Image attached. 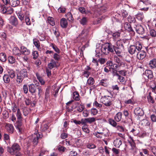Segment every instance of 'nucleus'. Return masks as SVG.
I'll use <instances>...</instances> for the list:
<instances>
[{
  "label": "nucleus",
  "instance_id": "aec40b11",
  "mask_svg": "<svg viewBox=\"0 0 156 156\" xmlns=\"http://www.w3.org/2000/svg\"><path fill=\"white\" fill-rule=\"evenodd\" d=\"M125 29L129 32L133 31V30L131 27V25L128 23H126L124 25Z\"/></svg>",
  "mask_w": 156,
  "mask_h": 156
},
{
  "label": "nucleus",
  "instance_id": "c85d7f7f",
  "mask_svg": "<svg viewBox=\"0 0 156 156\" xmlns=\"http://www.w3.org/2000/svg\"><path fill=\"white\" fill-rule=\"evenodd\" d=\"M73 99L76 101H79L80 99L79 95L78 93L76 91H75L73 93Z\"/></svg>",
  "mask_w": 156,
  "mask_h": 156
},
{
  "label": "nucleus",
  "instance_id": "c756f323",
  "mask_svg": "<svg viewBox=\"0 0 156 156\" xmlns=\"http://www.w3.org/2000/svg\"><path fill=\"white\" fill-rule=\"evenodd\" d=\"M109 123L112 126L115 127L117 126V123L115 120L112 119H109L108 120Z\"/></svg>",
  "mask_w": 156,
  "mask_h": 156
},
{
  "label": "nucleus",
  "instance_id": "7c9ffc66",
  "mask_svg": "<svg viewBox=\"0 0 156 156\" xmlns=\"http://www.w3.org/2000/svg\"><path fill=\"white\" fill-rule=\"evenodd\" d=\"M108 82L107 79H103L101 80L100 84L101 85L106 87L108 85Z\"/></svg>",
  "mask_w": 156,
  "mask_h": 156
},
{
  "label": "nucleus",
  "instance_id": "7ed1b4c3",
  "mask_svg": "<svg viewBox=\"0 0 156 156\" xmlns=\"http://www.w3.org/2000/svg\"><path fill=\"white\" fill-rule=\"evenodd\" d=\"M142 48V45L141 43L139 42H136L135 44L130 45L128 48V51L131 55L137 54L138 51L141 50Z\"/></svg>",
  "mask_w": 156,
  "mask_h": 156
},
{
  "label": "nucleus",
  "instance_id": "0e129e2a",
  "mask_svg": "<svg viewBox=\"0 0 156 156\" xmlns=\"http://www.w3.org/2000/svg\"><path fill=\"white\" fill-rule=\"evenodd\" d=\"M16 105L15 103L12 104V110L13 112H15L16 111Z\"/></svg>",
  "mask_w": 156,
  "mask_h": 156
},
{
  "label": "nucleus",
  "instance_id": "338daca9",
  "mask_svg": "<svg viewBox=\"0 0 156 156\" xmlns=\"http://www.w3.org/2000/svg\"><path fill=\"white\" fill-rule=\"evenodd\" d=\"M33 58L34 59H36L38 56V52L37 51H34L33 53Z\"/></svg>",
  "mask_w": 156,
  "mask_h": 156
},
{
  "label": "nucleus",
  "instance_id": "680f3d73",
  "mask_svg": "<svg viewBox=\"0 0 156 156\" xmlns=\"http://www.w3.org/2000/svg\"><path fill=\"white\" fill-rule=\"evenodd\" d=\"M115 128L120 132H123L124 130V128L122 126L117 125Z\"/></svg>",
  "mask_w": 156,
  "mask_h": 156
},
{
  "label": "nucleus",
  "instance_id": "8fccbe9b",
  "mask_svg": "<svg viewBox=\"0 0 156 156\" xmlns=\"http://www.w3.org/2000/svg\"><path fill=\"white\" fill-rule=\"evenodd\" d=\"M109 69L111 70H112V72L114 76H116L118 77L119 76V74L117 73V70L113 68L112 67H110Z\"/></svg>",
  "mask_w": 156,
  "mask_h": 156
},
{
  "label": "nucleus",
  "instance_id": "052dcab7",
  "mask_svg": "<svg viewBox=\"0 0 156 156\" xmlns=\"http://www.w3.org/2000/svg\"><path fill=\"white\" fill-rule=\"evenodd\" d=\"M129 137L130 139V140L129 142V143L131 145V146H132V148H133V147H134L135 146V144L134 142V140H133V139L132 137L130 136Z\"/></svg>",
  "mask_w": 156,
  "mask_h": 156
},
{
  "label": "nucleus",
  "instance_id": "2f4dec72",
  "mask_svg": "<svg viewBox=\"0 0 156 156\" xmlns=\"http://www.w3.org/2000/svg\"><path fill=\"white\" fill-rule=\"evenodd\" d=\"M0 60L2 62H5L6 60V57L5 53L2 52L0 53Z\"/></svg>",
  "mask_w": 156,
  "mask_h": 156
},
{
  "label": "nucleus",
  "instance_id": "6e6552de",
  "mask_svg": "<svg viewBox=\"0 0 156 156\" xmlns=\"http://www.w3.org/2000/svg\"><path fill=\"white\" fill-rule=\"evenodd\" d=\"M135 28L136 32L139 34H143L144 32V28L141 25L138 24Z\"/></svg>",
  "mask_w": 156,
  "mask_h": 156
},
{
  "label": "nucleus",
  "instance_id": "f257e3e1",
  "mask_svg": "<svg viewBox=\"0 0 156 156\" xmlns=\"http://www.w3.org/2000/svg\"><path fill=\"white\" fill-rule=\"evenodd\" d=\"M7 151L12 155L15 156H22V153L20 152L21 147L20 145L16 143L13 144L11 147H7Z\"/></svg>",
  "mask_w": 156,
  "mask_h": 156
},
{
  "label": "nucleus",
  "instance_id": "de8ad7c7",
  "mask_svg": "<svg viewBox=\"0 0 156 156\" xmlns=\"http://www.w3.org/2000/svg\"><path fill=\"white\" fill-rule=\"evenodd\" d=\"M91 114L93 115H95L97 114L98 110L95 108H92L90 110Z\"/></svg>",
  "mask_w": 156,
  "mask_h": 156
},
{
  "label": "nucleus",
  "instance_id": "6ab92c4d",
  "mask_svg": "<svg viewBox=\"0 0 156 156\" xmlns=\"http://www.w3.org/2000/svg\"><path fill=\"white\" fill-rule=\"evenodd\" d=\"M122 114L121 112H118L114 117V120L116 122H119L122 119Z\"/></svg>",
  "mask_w": 156,
  "mask_h": 156
},
{
  "label": "nucleus",
  "instance_id": "4be33fe9",
  "mask_svg": "<svg viewBox=\"0 0 156 156\" xmlns=\"http://www.w3.org/2000/svg\"><path fill=\"white\" fill-rule=\"evenodd\" d=\"M56 62L53 59H51L48 64V67L50 69H51L56 66Z\"/></svg>",
  "mask_w": 156,
  "mask_h": 156
},
{
  "label": "nucleus",
  "instance_id": "72a5a7b5",
  "mask_svg": "<svg viewBox=\"0 0 156 156\" xmlns=\"http://www.w3.org/2000/svg\"><path fill=\"white\" fill-rule=\"evenodd\" d=\"M151 93H149V94L147 96V99L148 102L150 103L154 104V101L153 98L151 95Z\"/></svg>",
  "mask_w": 156,
  "mask_h": 156
},
{
  "label": "nucleus",
  "instance_id": "bb28decb",
  "mask_svg": "<svg viewBox=\"0 0 156 156\" xmlns=\"http://www.w3.org/2000/svg\"><path fill=\"white\" fill-rule=\"evenodd\" d=\"M18 73L24 78L27 77V73L26 69H22L20 72Z\"/></svg>",
  "mask_w": 156,
  "mask_h": 156
},
{
  "label": "nucleus",
  "instance_id": "864d4df0",
  "mask_svg": "<svg viewBox=\"0 0 156 156\" xmlns=\"http://www.w3.org/2000/svg\"><path fill=\"white\" fill-rule=\"evenodd\" d=\"M104 133L102 132H97L95 134V136L96 137L99 138H101L102 137V135H103Z\"/></svg>",
  "mask_w": 156,
  "mask_h": 156
},
{
  "label": "nucleus",
  "instance_id": "69168bd1",
  "mask_svg": "<svg viewBox=\"0 0 156 156\" xmlns=\"http://www.w3.org/2000/svg\"><path fill=\"white\" fill-rule=\"evenodd\" d=\"M112 151L115 155H117L119 154L120 150L115 148H113L112 149Z\"/></svg>",
  "mask_w": 156,
  "mask_h": 156
},
{
  "label": "nucleus",
  "instance_id": "a211bd4d",
  "mask_svg": "<svg viewBox=\"0 0 156 156\" xmlns=\"http://www.w3.org/2000/svg\"><path fill=\"white\" fill-rule=\"evenodd\" d=\"M150 67L152 69L156 68V59L153 58L149 63Z\"/></svg>",
  "mask_w": 156,
  "mask_h": 156
},
{
  "label": "nucleus",
  "instance_id": "f3484780",
  "mask_svg": "<svg viewBox=\"0 0 156 156\" xmlns=\"http://www.w3.org/2000/svg\"><path fill=\"white\" fill-rule=\"evenodd\" d=\"M16 117L18 119V122H20L19 125H21V122L22 120V114L19 109H18L16 113Z\"/></svg>",
  "mask_w": 156,
  "mask_h": 156
},
{
  "label": "nucleus",
  "instance_id": "20e7f679",
  "mask_svg": "<svg viewBox=\"0 0 156 156\" xmlns=\"http://www.w3.org/2000/svg\"><path fill=\"white\" fill-rule=\"evenodd\" d=\"M113 45L110 43H106L103 44L101 48L102 52L106 54H107L109 52H113Z\"/></svg>",
  "mask_w": 156,
  "mask_h": 156
},
{
  "label": "nucleus",
  "instance_id": "4468645a",
  "mask_svg": "<svg viewBox=\"0 0 156 156\" xmlns=\"http://www.w3.org/2000/svg\"><path fill=\"white\" fill-rule=\"evenodd\" d=\"M60 24L61 27L63 28H66L68 25L67 20L64 18H62L60 20Z\"/></svg>",
  "mask_w": 156,
  "mask_h": 156
},
{
  "label": "nucleus",
  "instance_id": "ddd939ff",
  "mask_svg": "<svg viewBox=\"0 0 156 156\" xmlns=\"http://www.w3.org/2000/svg\"><path fill=\"white\" fill-rule=\"evenodd\" d=\"M10 23L12 25L16 26L18 23L17 18L14 16H11L10 19Z\"/></svg>",
  "mask_w": 156,
  "mask_h": 156
},
{
  "label": "nucleus",
  "instance_id": "37998d69",
  "mask_svg": "<svg viewBox=\"0 0 156 156\" xmlns=\"http://www.w3.org/2000/svg\"><path fill=\"white\" fill-rule=\"evenodd\" d=\"M87 122L89 123H91L95 121L96 119L94 117H90L87 118Z\"/></svg>",
  "mask_w": 156,
  "mask_h": 156
},
{
  "label": "nucleus",
  "instance_id": "09e8293b",
  "mask_svg": "<svg viewBox=\"0 0 156 156\" xmlns=\"http://www.w3.org/2000/svg\"><path fill=\"white\" fill-rule=\"evenodd\" d=\"M57 149L59 152H63L66 149V148L64 147L59 145L57 147Z\"/></svg>",
  "mask_w": 156,
  "mask_h": 156
},
{
  "label": "nucleus",
  "instance_id": "4d7b16f0",
  "mask_svg": "<svg viewBox=\"0 0 156 156\" xmlns=\"http://www.w3.org/2000/svg\"><path fill=\"white\" fill-rule=\"evenodd\" d=\"M82 129L83 131L86 133H88L89 132V130L87 125H84L83 126Z\"/></svg>",
  "mask_w": 156,
  "mask_h": 156
},
{
  "label": "nucleus",
  "instance_id": "774afa93",
  "mask_svg": "<svg viewBox=\"0 0 156 156\" xmlns=\"http://www.w3.org/2000/svg\"><path fill=\"white\" fill-rule=\"evenodd\" d=\"M120 74L123 76H126V72L125 70H121L118 71Z\"/></svg>",
  "mask_w": 156,
  "mask_h": 156
},
{
  "label": "nucleus",
  "instance_id": "5fc2aeb1",
  "mask_svg": "<svg viewBox=\"0 0 156 156\" xmlns=\"http://www.w3.org/2000/svg\"><path fill=\"white\" fill-rule=\"evenodd\" d=\"M67 19L69 21H71L73 20V18L71 12H69L66 15Z\"/></svg>",
  "mask_w": 156,
  "mask_h": 156
},
{
  "label": "nucleus",
  "instance_id": "bf43d9fd",
  "mask_svg": "<svg viewBox=\"0 0 156 156\" xmlns=\"http://www.w3.org/2000/svg\"><path fill=\"white\" fill-rule=\"evenodd\" d=\"M7 12H6V13L7 14H12L13 12V9L11 7H9V8H7Z\"/></svg>",
  "mask_w": 156,
  "mask_h": 156
},
{
  "label": "nucleus",
  "instance_id": "9b49d317",
  "mask_svg": "<svg viewBox=\"0 0 156 156\" xmlns=\"http://www.w3.org/2000/svg\"><path fill=\"white\" fill-rule=\"evenodd\" d=\"M135 114L138 116H142L144 114V112L141 108H136L134 111Z\"/></svg>",
  "mask_w": 156,
  "mask_h": 156
},
{
  "label": "nucleus",
  "instance_id": "39448f33",
  "mask_svg": "<svg viewBox=\"0 0 156 156\" xmlns=\"http://www.w3.org/2000/svg\"><path fill=\"white\" fill-rule=\"evenodd\" d=\"M33 137V143L34 145H36L38 142V140L41 137V134L39 133L38 131L37 130L35 133L32 135Z\"/></svg>",
  "mask_w": 156,
  "mask_h": 156
},
{
  "label": "nucleus",
  "instance_id": "e2e57ef3",
  "mask_svg": "<svg viewBox=\"0 0 156 156\" xmlns=\"http://www.w3.org/2000/svg\"><path fill=\"white\" fill-rule=\"evenodd\" d=\"M90 73L87 71H84L83 72V75L87 78H88L90 75Z\"/></svg>",
  "mask_w": 156,
  "mask_h": 156
},
{
  "label": "nucleus",
  "instance_id": "f03ea898",
  "mask_svg": "<svg viewBox=\"0 0 156 156\" xmlns=\"http://www.w3.org/2000/svg\"><path fill=\"white\" fill-rule=\"evenodd\" d=\"M102 94L104 96H102L101 101L105 106H110L112 105V98L108 96L109 92L106 89H104L102 91Z\"/></svg>",
  "mask_w": 156,
  "mask_h": 156
},
{
  "label": "nucleus",
  "instance_id": "a19ab883",
  "mask_svg": "<svg viewBox=\"0 0 156 156\" xmlns=\"http://www.w3.org/2000/svg\"><path fill=\"white\" fill-rule=\"evenodd\" d=\"M36 76L37 79L41 83V85H44L45 83V82L43 80V78L41 76H40L37 73L36 74Z\"/></svg>",
  "mask_w": 156,
  "mask_h": 156
},
{
  "label": "nucleus",
  "instance_id": "58836bf2",
  "mask_svg": "<svg viewBox=\"0 0 156 156\" xmlns=\"http://www.w3.org/2000/svg\"><path fill=\"white\" fill-rule=\"evenodd\" d=\"M87 83L90 85H93L94 83V80L93 78L90 77L87 80Z\"/></svg>",
  "mask_w": 156,
  "mask_h": 156
},
{
  "label": "nucleus",
  "instance_id": "393cba45",
  "mask_svg": "<svg viewBox=\"0 0 156 156\" xmlns=\"http://www.w3.org/2000/svg\"><path fill=\"white\" fill-rule=\"evenodd\" d=\"M145 74L147 78L150 79H151L153 77L152 72L151 70H146L145 71Z\"/></svg>",
  "mask_w": 156,
  "mask_h": 156
},
{
  "label": "nucleus",
  "instance_id": "5701e85b",
  "mask_svg": "<svg viewBox=\"0 0 156 156\" xmlns=\"http://www.w3.org/2000/svg\"><path fill=\"white\" fill-rule=\"evenodd\" d=\"M24 78L22 77L20 74L18 73L16 75V82L17 83L20 84L22 83Z\"/></svg>",
  "mask_w": 156,
  "mask_h": 156
},
{
  "label": "nucleus",
  "instance_id": "cd10ccee",
  "mask_svg": "<svg viewBox=\"0 0 156 156\" xmlns=\"http://www.w3.org/2000/svg\"><path fill=\"white\" fill-rule=\"evenodd\" d=\"M53 31L54 34L56 36L57 40H58V38L60 36V33L58 31V30L56 27H54L53 28Z\"/></svg>",
  "mask_w": 156,
  "mask_h": 156
},
{
  "label": "nucleus",
  "instance_id": "0eeeda50",
  "mask_svg": "<svg viewBox=\"0 0 156 156\" xmlns=\"http://www.w3.org/2000/svg\"><path fill=\"white\" fill-rule=\"evenodd\" d=\"M137 58L139 59H143L146 56V54L144 50L138 51L136 54Z\"/></svg>",
  "mask_w": 156,
  "mask_h": 156
},
{
  "label": "nucleus",
  "instance_id": "3c124183",
  "mask_svg": "<svg viewBox=\"0 0 156 156\" xmlns=\"http://www.w3.org/2000/svg\"><path fill=\"white\" fill-rule=\"evenodd\" d=\"M87 30L84 29L82 31L81 33L79 34V36L80 37H82L83 35L86 36L87 35Z\"/></svg>",
  "mask_w": 156,
  "mask_h": 156
},
{
  "label": "nucleus",
  "instance_id": "49530a36",
  "mask_svg": "<svg viewBox=\"0 0 156 156\" xmlns=\"http://www.w3.org/2000/svg\"><path fill=\"white\" fill-rule=\"evenodd\" d=\"M114 60L116 63L118 64H120V66L122 65L121 60L117 56H114Z\"/></svg>",
  "mask_w": 156,
  "mask_h": 156
},
{
  "label": "nucleus",
  "instance_id": "6e6d98bb",
  "mask_svg": "<svg viewBox=\"0 0 156 156\" xmlns=\"http://www.w3.org/2000/svg\"><path fill=\"white\" fill-rule=\"evenodd\" d=\"M84 106L83 105H80L77 108V110L79 112H81L83 111Z\"/></svg>",
  "mask_w": 156,
  "mask_h": 156
},
{
  "label": "nucleus",
  "instance_id": "603ef678",
  "mask_svg": "<svg viewBox=\"0 0 156 156\" xmlns=\"http://www.w3.org/2000/svg\"><path fill=\"white\" fill-rule=\"evenodd\" d=\"M144 17V15L142 13H138L136 16V18L138 20H142Z\"/></svg>",
  "mask_w": 156,
  "mask_h": 156
},
{
  "label": "nucleus",
  "instance_id": "13d9d810",
  "mask_svg": "<svg viewBox=\"0 0 156 156\" xmlns=\"http://www.w3.org/2000/svg\"><path fill=\"white\" fill-rule=\"evenodd\" d=\"M142 123L145 126H149L150 122L147 120L144 119L142 121Z\"/></svg>",
  "mask_w": 156,
  "mask_h": 156
},
{
  "label": "nucleus",
  "instance_id": "1a4fd4ad",
  "mask_svg": "<svg viewBox=\"0 0 156 156\" xmlns=\"http://www.w3.org/2000/svg\"><path fill=\"white\" fill-rule=\"evenodd\" d=\"M6 130L9 133H12L14 130L13 126L10 123H7L5 126Z\"/></svg>",
  "mask_w": 156,
  "mask_h": 156
},
{
  "label": "nucleus",
  "instance_id": "ea45409f",
  "mask_svg": "<svg viewBox=\"0 0 156 156\" xmlns=\"http://www.w3.org/2000/svg\"><path fill=\"white\" fill-rule=\"evenodd\" d=\"M128 21L130 23H134L136 21L135 18L133 16H129L127 18Z\"/></svg>",
  "mask_w": 156,
  "mask_h": 156
},
{
  "label": "nucleus",
  "instance_id": "c9c22d12",
  "mask_svg": "<svg viewBox=\"0 0 156 156\" xmlns=\"http://www.w3.org/2000/svg\"><path fill=\"white\" fill-rule=\"evenodd\" d=\"M13 54L15 55H21L20 51L18 48H14L13 49Z\"/></svg>",
  "mask_w": 156,
  "mask_h": 156
},
{
  "label": "nucleus",
  "instance_id": "a878e982",
  "mask_svg": "<svg viewBox=\"0 0 156 156\" xmlns=\"http://www.w3.org/2000/svg\"><path fill=\"white\" fill-rule=\"evenodd\" d=\"M10 77L8 74H5L3 77L4 82L5 83H8L10 82Z\"/></svg>",
  "mask_w": 156,
  "mask_h": 156
},
{
  "label": "nucleus",
  "instance_id": "e433bc0d",
  "mask_svg": "<svg viewBox=\"0 0 156 156\" xmlns=\"http://www.w3.org/2000/svg\"><path fill=\"white\" fill-rule=\"evenodd\" d=\"M112 36L113 39L115 41L119 37L120 33L117 32L113 33L112 34Z\"/></svg>",
  "mask_w": 156,
  "mask_h": 156
},
{
  "label": "nucleus",
  "instance_id": "412c9836",
  "mask_svg": "<svg viewBox=\"0 0 156 156\" xmlns=\"http://www.w3.org/2000/svg\"><path fill=\"white\" fill-rule=\"evenodd\" d=\"M33 42L34 44L38 50H41V48L39 41L37 39H34L33 40Z\"/></svg>",
  "mask_w": 156,
  "mask_h": 156
},
{
  "label": "nucleus",
  "instance_id": "9d476101",
  "mask_svg": "<svg viewBox=\"0 0 156 156\" xmlns=\"http://www.w3.org/2000/svg\"><path fill=\"white\" fill-rule=\"evenodd\" d=\"M20 51L21 53L24 55H28L30 53V50L23 46L21 47Z\"/></svg>",
  "mask_w": 156,
  "mask_h": 156
},
{
  "label": "nucleus",
  "instance_id": "79ce46f5",
  "mask_svg": "<svg viewBox=\"0 0 156 156\" xmlns=\"http://www.w3.org/2000/svg\"><path fill=\"white\" fill-rule=\"evenodd\" d=\"M150 86L152 89V91L156 93V91H155V90H156V85L155 83L154 82H151L150 83Z\"/></svg>",
  "mask_w": 156,
  "mask_h": 156
},
{
  "label": "nucleus",
  "instance_id": "a18cd8bd",
  "mask_svg": "<svg viewBox=\"0 0 156 156\" xmlns=\"http://www.w3.org/2000/svg\"><path fill=\"white\" fill-rule=\"evenodd\" d=\"M150 35L153 37H156V31L154 29H151L150 31Z\"/></svg>",
  "mask_w": 156,
  "mask_h": 156
},
{
  "label": "nucleus",
  "instance_id": "2eb2a0df",
  "mask_svg": "<svg viewBox=\"0 0 156 156\" xmlns=\"http://www.w3.org/2000/svg\"><path fill=\"white\" fill-rule=\"evenodd\" d=\"M121 48L117 46H115L113 45V49L114 51L116 54L119 57H122L121 55V51L120 50Z\"/></svg>",
  "mask_w": 156,
  "mask_h": 156
},
{
  "label": "nucleus",
  "instance_id": "473e14b6",
  "mask_svg": "<svg viewBox=\"0 0 156 156\" xmlns=\"http://www.w3.org/2000/svg\"><path fill=\"white\" fill-rule=\"evenodd\" d=\"M20 1L18 0L12 1L10 2V5L13 7H15L17 6L20 4Z\"/></svg>",
  "mask_w": 156,
  "mask_h": 156
},
{
  "label": "nucleus",
  "instance_id": "f704fd0d",
  "mask_svg": "<svg viewBox=\"0 0 156 156\" xmlns=\"http://www.w3.org/2000/svg\"><path fill=\"white\" fill-rule=\"evenodd\" d=\"M48 22L51 26H53L55 25V22L53 18L51 17H48L47 18Z\"/></svg>",
  "mask_w": 156,
  "mask_h": 156
},
{
  "label": "nucleus",
  "instance_id": "423d86ee",
  "mask_svg": "<svg viewBox=\"0 0 156 156\" xmlns=\"http://www.w3.org/2000/svg\"><path fill=\"white\" fill-rule=\"evenodd\" d=\"M128 40L127 39H123L118 40L116 42L117 46L123 48L124 44L128 43Z\"/></svg>",
  "mask_w": 156,
  "mask_h": 156
},
{
  "label": "nucleus",
  "instance_id": "b1692460",
  "mask_svg": "<svg viewBox=\"0 0 156 156\" xmlns=\"http://www.w3.org/2000/svg\"><path fill=\"white\" fill-rule=\"evenodd\" d=\"M8 75L11 79H13L16 76L15 72L13 70L8 69Z\"/></svg>",
  "mask_w": 156,
  "mask_h": 156
},
{
  "label": "nucleus",
  "instance_id": "f8f14e48",
  "mask_svg": "<svg viewBox=\"0 0 156 156\" xmlns=\"http://www.w3.org/2000/svg\"><path fill=\"white\" fill-rule=\"evenodd\" d=\"M122 140L121 139L117 138L114 140L113 144L115 147L119 148L122 144Z\"/></svg>",
  "mask_w": 156,
  "mask_h": 156
},
{
  "label": "nucleus",
  "instance_id": "4c0bfd02",
  "mask_svg": "<svg viewBox=\"0 0 156 156\" xmlns=\"http://www.w3.org/2000/svg\"><path fill=\"white\" fill-rule=\"evenodd\" d=\"M87 19L86 17H82L80 20V23L83 25H85L87 22Z\"/></svg>",
  "mask_w": 156,
  "mask_h": 156
},
{
  "label": "nucleus",
  "instance_id": "dca6fc26",
  "mask_svg": "<svg viewBox=\"0 0 156 156\" xmlns=\"http://www.w3.org/2000/svg\"><path fill=\"white\" fill-rule=\"evenodd\" d=\"M29 91L32 94L35 93L36 90V87L34 84H31L29 85Z\"/></svg>",
  "mask_w": 156,
  "mask_h": 156
},
{
  "label": "nucleus",
  "instance_id": "c03bdc74",
  "mask_svg": "<svg viewBox=\"0 0 156 156\" xmlns=\"http://www.w3.org/2000/svg\"><path fill=\"white\" fill-rule=\"evenodd\" d=\"M8 60L9 62L11 64L14 63L15 61V59L14 58L11 56H9L8 57Z\"/></svg>",
  "mask_w": 156,
  "mask_h": 156
}]
</instances>
